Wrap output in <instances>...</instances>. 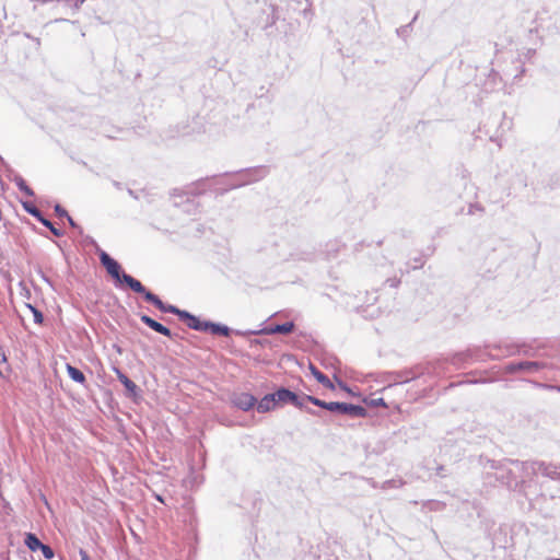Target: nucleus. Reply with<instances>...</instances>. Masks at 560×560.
<instances>
[{"label": "nucleus", "instance_id": "nucleus-41", "mask_svg": "<svg viewBox=\"0 0 560 560\" xmlns=\"http://www.w3.org/2000/svg\"><path fill=\"white\" fill-rule=\"evenodd\" d=\"M0 167L5 168L8 172L13 173V170L8 165V163L0 155Z\"/></svg>", "mask_w": 560, "mask_h": 560}, {"label": "nucleus", "instance_id": "nucleus-45", "mask_svg": "<svg viewBox=\"0 0 560 560\" xmlns=\"http://www.w3.org/2000/svg\"><path fill=\"white\" fill-rule=\"evenodd\" d=\"M395 483V480H387L384 482V488L392 487Z\"/></svg>", "mask_w": 560, "mask_h": 560}, {"label": "nucleus", "instance_id": "nucleus-44", "mask_svg": "<svg viewBox=\"0 0 560 560\" xmlns=\"http://www.w3.org/2000/svg\"><path fill=\"white\" fill-rule=\"evenodd\" d=\"M261 343H262V342H261V340H259V339H253V340H250V346H252V347H253V346H258V345H261Z\"/></svg>", "mask_w": 560, "mask_h": 560}, {"label": "nucleus", "instance_id": "nucleus-32", "mask_svg": "<svg viewBox=\"0 0 560 560\" xmlns=\"http://www.w3.org/2000/svg\"><path fill=\"white\" fill-rule=\"evenodd\" d=\"M38 550L42 552L43 557L47 560H50L55 557V551L49 545L43 544V547L39 548Z\"/></svg>", "mask_w": 560, "mask_h": 560}, {"label": "nucleus", "instance_id": "nucleus-42", "mask_svg": "<svg viewBox=\"0 0 560 560\" xmlns=\"http://www.w3.org/2000/svg\"><path fill=\"white\" fill-rule=\"evenodd\" d=\"M79 555L81 560H91L89 553L82 548L79 549Z\"/></svg>", "mask_w": 560, "mask_h": 560}, {"label": "nucleus", "instance_id": "nucleus-5", "mask_svg": "<svg viewBox=\"0 0 560 560\" xmlns=\"http://www.w3.org/2000/svg\"><path fill=\"white\" fill-rule=\"evenodd\" d=\"M162 313H168L176 315L179 320L184 322L189 329L201 331V332H210L214 336H224L228 337L231 334H235L236 329H232L228 325L208 320V319H201L199 316L177 307L176 305L168 304L163 302V305L159 308Z\"/></svg>", "mask_w": 560, "mask_h": 560}, {"label": "nucleus", "instance_id": "nucleus-11", "mask_svg": "<svg viewBox=\"0 0 560 560\" xmlns=\"http://www.w3.org/2000/svg\"><path fill=\"white\" fill-rule=\"evenodd\" d=\"M295 328V324L290 320L282 324H270L260 329L235 330L236 336L254 335H289Z\"/></svg>", "mask_w": 560, "mask_h": 560}, {"label": "nucleus", "instance_id": "nucleus-49", "mask_svg": "<svg viewBox=\"0 0 560 560\" xmlns=\"http://www.w3.org/2000/svg\"><path fill=\"white\" fill-rule=\"evenodd\" d=\"M443 470V466H440L439 467V471H438V475H440L441 477H443V475L441 474V471Z\"/></svg>", "mask_w": 560, "mask_h": 560}, {"label": "nucleus", "instance_id": "nucleus-22", "mask_svg": "<svg viewBox=\"0 0 560 560\" xmlns=\"http://www.w3.org/2000/svg\"><path fill=\"white\" fill-rule=\"evenodd\" d=\"M11 368L8 364V358L3 350V348L0 346V377L7 378L11 374Z\"/></svg>", "mask_w": 560, "mask_h": 560}, {"label": "nucleus", "instance_id": "nucleus-38", "mask_svg": "<svg viewBox=\"0 0 560 560\" xmlns=\"http://www.w3.org/2000/svg\"><path fill=\"white\" fill-rule=\"evenodd\" d=\"M413 261H415V265L410 267L413 270L418 269V268H422L424 265V260L422 257L413 258Z\"/></svg>", "mask_w": 560, "mask_h": 560}, {"label": "nucleus", "instance_id": "nucleus-9", "mask_svg": "<svg viewBox=\"0 0 560 560\" xmlns=\"http://www.w3.org/2000/svg\"><path fill=\"white\" fill-rule=\"evenodd\" d=\"M269 173V170L265 165L243 168L237 172L231 173L235 176V180L230 184L229 189H235L245 185L256 183L265 178Z\"/></svg>", "mask_w": 560, "mask_h": 560}, {"label": "nucleus", "instance_id": "nucleus-21", "mask_svg": "<svg viewBox=\"0 0 560 560\" xmlns=\"http://www.w3.org/2000/svg\"><path fill=\"white\" fill-rule=\"evenodd\" d=\"M9 178L11 179L10 176H9ZM12 180L15 183L16 187L19 188V190H21L26 196H28V197H34L35 196L34 190L27 185V183L25 182V179L21 175L15 174L14 177L12 178Z\"/></svg>", "mask_w": 560, "mask_h": 560}, {"label": "nucleus", "instance_id": "nucleus-19", "mask_svg": "<svg viewBox=\"0 0 560 560\" xmlns=\"http://www.w3.org/2000/svg\"><path fill=\"white\" fill-rule=\"evenodd\" d=\"M66 370H67L68 376L73 382H75L78 384H81V385H85L86 384V377H85L84 373L81 370H79L78 368L73 366L70 363L66 364Z\"/></svg>", "mask_w": 560, "mask_h": 560}, {"label": "nucleus", "instance_id": "nucleus-36", "mask_svg": "<svg viewBox=\"0 0 560 560\" xmlns=\"http://www.w3.org/2000/svg\"><path fill=\"white\" fill-rule=\"evenodd\" d=\"M66 219L72 229H74L80 235L83 234V229L72 219V217L68 215Z\"/></svg>", "mask_w": 560, "mask_h": 560}, {"label": "nucleus", "instance_id": "nucleus-51", "mask_svg": "<svg viewBox=\"0 0 560 560\" xmlns=\"http://www.w3.org/2000/svg\"><path fill=\"white\" fill-rule=\"evenodd\" d=\"M382 243H383V241H381V240H380V241H377V245H378V246H381V245H382Z\"/></svg>", "mask_w": 560, "mask_h": 560}, {"label": "nucleus", "instance_id": "nucleus-3", "mask_svg": "<svg viewBox=\"0 0 560 560\" xmlns=\"http://www.w3.org/2000/svg\"><path fill=\"white\" fill-rule=\"evenodd\" d=\"M528 460L504 458L503 460L491 462V468L495 470V479L512 491H517L526 498L528 491L525 479L528 478Z\"/></svg>", "mask_w": 560, "mask_h": 560}, {"label": "nucleus", "instance_id": "nucleus-24", "mask_svg": "<svg viewBox=\"0 0 560 560\" xmlns=\"http://www.w3.org/2000/svg\"><path fill=\"white\" fill-rule=\"evenodd\" d=\"M38 222L42 223L45 228H47L55 236H63L65 232L61 229L56 228L55 224L50 220H48L44 214L39 218Z\"/></svg>", "mask_w": 560, "mask_h": 560}, {"label": "nucleus", "instance_id": "nucleus-20", "mask_svg": "<svg viewBox=\"0 0 560 560\" xmlns=\"http://www.w3.org/2000/svg\"><path fill=\"white\" fill-rule=\"evenodd\" d=\"M24 545L33 552L38 551L43 547V542L34 533H26L24 536Z\"/></svg>", "mask_w": 560, "mask_h": 560}, {"label": "nucleus", "instance_id": "nucleus-13", "mask_svg": "<svg viewBox=\"0 0 560 560\" xmlns=\"http://www.w3.org/2000/svg\"><path fill=\"white\" fill-rule=\"evenodd\" d=\"M546 368V363L541 361H518L509 362L502 368L503 374L527 373L534 374Z\"/></svg>", "mask_w": 560, "mask_h": 560}, {"label": "nucleus", "instance_id": "nucleus-8", "mask_svg": "<svg viewBox=\"0 0 560 560\" xmlns=\"http://www.w3.org/2000/svg\"><path fill=\"white\" fill-rule=\"evenodd\" d=\"M277 247L282 261H313L316 257L314 248L307 244L281 241Z\"/></svg>", "mask_w": 560, "mask_h": 560}, {"label": "nucleus", "instance_id": "nucleus-12", "mask_svg": "<svg viewBox=\"0 0 560 560\" xmlns=\"http://www.w3.org/2000/svg\"><path fill=\"white\" fill-rule=\"evenodd\" d=\"M329 411L350 418H365L368 416V410L363 406L345 401H329Z\"/></svg>", "mask_w": 560, "mask_h": 560}, {"label": "nucleus", "instance_id": "nucleus-23", "mask_svg": "<svg viewBox=\"0 0 560 560\" xmlns=\"http://www.w3.org/2000/svg\"><path fill=\"white\" fill-rule=\"evenodd\" d=\"M206 182H207V178L206 179L202 178V179L197 180L195 184H192L190 187L187 188L185 194L189 195V196L201 195L205 191V189H206L205 188Z\"/></svg>", "mask_w": 560, "mask_h": 560}, {"label": "nucleus", "instance_id": "nucleus-14", "mask_svg": "<svg viewBox=\"0 0 560 560\" xmlns=\"http://www.w3.org/2000/svg\"><path fill=\"white\" fill-rule=\"evenodd\" d=\"M113 372L125 387L126 397L132 399L133 401H138L142 394L140 387L133 381H131L119 368L113 366Z\"/></svg>", "mask_w": 560, "mask_h": 560}, {"label": "nucleus", "instance_id": "nucleus-40", "mask_svg": "<svg viewBox=\"0 0 560 560\" xmlns=\"http://www.w3.org/2000/svg\"><path fill=\"white\" fill-rule=\"evenodd\" d=\"M536 386L538 387H544V388H548V389H556L557 392H560V386H557V385H546V384H540V383H535Z\"/></svg>", "mask_w": 560, "mask_h": 560}, {"label": "nucleus", "instance_id": "nucleus-4", "mask_svg": "<svg viewBox=\"0 0 560 560\" xmlns=\"http://www.w3.org/2000/svg\"><path fill=\"white\" fill-rule=\"evenodd\" d=\"M485 349H494L503 351L502 355L488 353L487 358L490 360H500L501 358L505 357H514L520 355V343L517 342H495V343H485ZM470 361H486L485 358H482V347L480 346H474L469 347L464 351L456 352L451 355L448 359V362L456 368H463L465 364H467Z\"/></svg>", "mask_w": 560, "mask_h": 560}, {"label": "nucleus", "instance_id": "nucleus-25", "mask_svg": "<svg viewBox=\"0 0 560 560\" xmlns=\"http://www.w3.org/2000/svg\"><path fill=\"white\" fill-rule=\"evenodd\" d=\"M21 205H22L23 209L25 210V212H27L30 215L34 217L37 221L43 215V212L39 209H37L33 202L21 200Z\"/></svg>", "mask_w": 560, "mask_h": 560}, {"label": "nucleus", "instance_id": "nucleus-10", "mask_svg": "<svg viewBox=\"0 0 560 560\" xmlns=\"http://www.w3.org/2000/svg\"><path fill=\"white\" fill-rule=\"evenodd\" d=\"M273 393H275L276 402H277L278 407H282L284 405H292L295 408L304 409L307 413H310L312 416H315V417L320 416L318 411H316L312 408L305 407L304 402H303V400H304L303 397H300L298 394H295L294 392H292L291 389H289L287 387H283V386L279 387Z\"/></svg>", "mask_w": 560, "mask_h": 560}, {"label": "nucleus", "instance_id": "nucleus-46", "mask_svg": "<svg viewBox=\"0 0 560 560\" xmlns=\"http://www.w3.org/2000/svg\"><path fill=\"white\" fill-rule=\"evenodd\" d=\"M83 2H84V0H77L75 1V7L79 8Z\"/></svg>", "mask_w": 560, "mask_h": 560}, {"label": "nucleus", "instance_id": "nucleus-48", "mask_svg": "<svg viewBox=\"0 0 560 560\" xmlns=\"http://www.w3.org/2000/svg\"><path fill=\"white\" fill-rule=\"evenodd\" d=\"M128 194H129L131 197L137 198V196H135V194H133V190L128 189Z\"/></svg>", "mask_w": 560, "mask_h": 560}, {"label": "nucleus", "instance_id": "nucleus-43", "mask_svg": "<svg viewBox=\"0 0 560 560\" xmlns=\"http://www.w3.org/2000/svg\"><path fill=\"white\" fill-rule=\"evenodd\" d=\"M154 499H155L158 502L165 504V500H164V497H163V495L158 494V493H154Z\"/></svg>", "mask_w": 560, "mask_h": 560}, {"label": "nucleus", "instance_id": "nucleus-30", "mask_svg": "<svg viewBox=\"0 0 560 560\" xmlns=\"http://www.w3.org/2000/svg\"><path fill=\"white\" fill-rule=\"evenodd\" d=\"M418 14H416L412 21L409 24L402 25L396 30V33L399 37L406 38L409 35L411 24L417 20Z\"/></svg>", "mask_w": 560, "mask_h": 560}, {"label": "nucleus", "instance_id": "nucleus-7", "mask_svg": "<svg viewBox=\"0 0 560 560\" xmlns=\"http://www.w3.org/2000/svg\"><path fill=\"white\" fill-rule=\"evenodd\" d=\"M277 247L282 261H313L316 257L314 248L307 244L281 241Z\"/></svg>", "mask_w": 560, "mask_h": 560}, {"label": "nucleus", "instance_id": "nucleus-31", "mask_svg": "<svg viewBox=\"0 0 560 560\" xmlns=\"http://www.w3.org/2000/svg\"><path fill=\"white\" fill-rule=\"evenodd\" d=\"M521 354L525 355V357H535L536 351L530 345L522 342V343H520V355Z\"/></svg>", "mask_w": 560, "mask_h": 560}, {"label": "nucleus", "instance_id": "nucleus-28", "mask_svg": "<svg viewBox=\"0 0 560 560\" xmlns=\"http://www.w3.org/2000/svg\"><path fill=\"white\" fill-rule=\"evenodd\" d=\"M26 308H28L34 317V323L42 325L44 323V314L40 310H38L35 305L31 303H25Z\"/></svg>", "mask_w": 560, "mask_h": 560}, {"label": "nucleus", "instance_id": "nucleus-2", "mask_svg": "<svg viewBox=\"0 0 560 560\" xmlns=\"http://www.w3.org/2000/svg\"><path fill=\"white\" fill-rule=\"evenodd\" d=\"M98 258L101 265L106 269L107 273L113 278L116 288L127 287L133 292L141 294L142 298L154 305L158 310L163 305V301L159 295L147 289L138 279L125 272L121 265L114 259L108 253L98 248Z\"/></svg>", "mask_w": 560, "mask_h": 560}, {"label": "nucleus", "instance_id": "nucleus-29", "mask_svg": "<svg viewBox=\"0 0 560 560\" xmlns=\"http://www.w3.org/2000/svg\"><path fill=\"white\" fill-rule=\"evenodd\" d=\"M363 402L368 406V407H371V408H376V407H387L385 400L383 397H378V398H369V397H363Z\"/></svg>", "mask_w": 560, "mask_h": 560}, {"label": "nucleus", "instance_id": "nucleus-18", "mask_svg": "<svg viewBox=\"0 0 560 560\" xmlns=\"http://www.w3.org/2000/svg\"><path fill=\"white\" fill-rule=\"evenodd\" d=\"M310 370H311V373L313 374V376L315 377V380L322 384L324 387L330 389V390H334L335 389V384L329 380V377L324 374L323 372H320L314 364H310Z\"/></svg>", "mask_w": 560, "mask_h": 560}, {"label": "nucleus", "instance_id": "nucleus-47", "mask_svg": "<svg viewBox=\"0 0 560 560\" xmlns=\"http://www.w3.org/2000/svg\"><path fill=\"white\" fill-rule=\"evenodd\" d=\"M114 186H115L116 188H118V189H120V188H121V184H120V183H118V182H114Z\"/></svg>", "mask_w": 560, "mask_h": 560}, {"label": "nucleus", "instance_id": "nucleus-37", "mask_svg": "<svg viewBox=\"0 0 560 560\" xmlns=\"http://www.w3.org/2000/svg\"><path fill=\"white\" fill-rule=\"evenodd\" d=\"M20 287L22 288L21 295H22L23 298H25V299L30 300V299H31V295H32V293H31L30 289L24 284V282H23V281H21V282H20Z\"/></svg>", "mask_w": 560, "mask_h": 560}, {"label": "nucleus", "instance_id": "nucleus-26", "mask_svg": "<svg viewBox=\"0 0 560 560\" xmlns=\"http://www.w3.org/2000/svg\"><path fill=\"white\" fill-rule=\"evenodd\" d=\"M303 399L306 401H310L311 404H313L316 407H319L322 409L329 411V401H325L323 399H319L318 397L307 395V394L303 395Z\"/></svg>", "mask_w": 560, "mask_h": 560}, {"label": "nucleus", "instance_id": "nucleus-6", "mask_svg": "<svg viewBox=\"0 0 560 560\" xmlns=\"http://www.w3.org/2000/svg\"><path fill=\"white\" fill-rule=\"evenodd\" d=\"M277 247L282 261H313L316 257L314 248L307 244L281 241Z\"/></svg>", "mask_w": 560, "mask_h": 560}, {"label": "nucleus", "instance_id": "nucleus-39", "mask_svg": "<svg viewBox=\"0 0 560 560\" xmlns=\"http://www.w3.org/2000/svg\"><path fill=\"white\" fill-rule=\"evenodd\" d=\"M500 378L499 377H490V378H480V380H477V381H474L475 384H486V383H493L495 381H499Z\"/></svg>", "mask_w": 560, "mask_h": 560}, {"label": "nucleus", "instance_id": "nucleus-16", "mask_svg": "<svg viewBox=\"0 0 560 560\" xmlns=\"http://www.w3.org/2000/svg\"><path fill=\"white\" fill-rule=\"evenodd\" d=\"M232 401L236 408L243 411H248L255 407L257 398L249 393H241L235 395Z\"/></svg>", "mask_w": 560, "mask_h": 560}, {"label": "nucleus", "instance_id": "nucleus-15", "mask_svg": "<svg viewBox=\"0 0 560 560\" xmlns=\"http://www.w3.org/2000/svg\"><path fill=\"white\" fill-rule=\"evenodd\" d=\"M140 320L155 332L161 334L162 336H165L170 339H174L176 336L168 327L164 326L147 314H140Z\"/></svg>", "mask_w": 560, "mask_h": 560}, {"label": "nucleus", "instance_id": "nucleus-35", "mask_svg": "<svg viewBox=\"0 0 560 560\" xmlns=\"http://www.w3.org/2000/svg\"><path fill=\"white\" fill-rule=\"evenodd\" d=\"M401 280L400 278L394 277V278H387L384 282V284L390 287V288H398Z\"/></svg>", "mask_w": 560, "mask_h": 560}, {"label": "nucleus", "instance_id": "nucleus-50", "mask_svg": "<svg viewBox=\"0 0 560 560\" xmlns=\"http://www.w3.org/2000/svg\"><path fill=\"white\" fill-rule=\"evenodd\" d=\"M547 560H560L559 558H548Z\"/></svg>", "mask_w": 560, "mask_h": 560}, {"label": "nucleus", "instance_id": "nucleus-34", "mask_svg": "<svg viewBox=\"0 0 560 560\" xmlns=\"http://www.w3.org/2000/svg\"><path fill=\"white\" fill-rule=\"evenodd\" d=\"M54 210L56 215L60 219L67 218L69 215L68 211L60 203H56Z\"/></svg>", "mask_w": 560, "mask_h": 560}, {"label": "nucleus", "instance_id": "nucleus-1", "mask_svg": "<svg viewBox=\"0 0 560 560\" xmlns=\"http://www.w3.org/2000/svg\"><path fill=\"white\" fill-rule=\"evenodd\" d=\"M528 491L526 499L533 501L538 497H560V465L542 460H528Z\"/></svg>", "mask_w": 560, "mask_h": 560}, {"label": "nucleus", "instance_id": "nucleus-33", "mask_svg": "<svg viewBox=\"0 0 560 560\" xmlns=\"http://www.w3.org/2000/svg\"><path fill=\"white\" fill-rule=\"evenodd\" d=\"M483 212H485V208L478 202H474L468 206V214H470V215L476 214V213H483Z\"/></svg>", "mask_w": 560, "mask_h": 560}, {"label": "nucleus", "instance_id": "nucleus-27", "mask_svg": "<svg viewBox=\"0 0 560 560\" xmlns=\"http://www.w3.org/2000/svg\"><path fill=\"white\" fill-rule=\"evenodd\" d=\"M334 380L336 381L338 387L346 392L348 395L352 397H359L360 394L354 392L345 381H342L340 377H338L336 374L334 375Z\"/></svg>", "mask_w": 560, "mask_h": 560}, {"label": "nucleus", "instance_id": "nucleus-17", "mask_svg": "<svg viewBox=\"0 0 560 560\" xmlns=\"http://www.w3.org/2000/svg\"><path fill=\"white\" fill-rule=\"evenodd\" d=\"M255 406L259 413H266L276 409L278 406L276 402L275 393L266 394L259 401H257Z\"/></svg>", "mask_w": 560, "mask_h": 560}]
</instances>
